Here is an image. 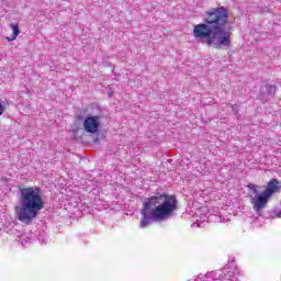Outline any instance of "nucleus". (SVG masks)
Wrapping results in <instances>:
<instances>
[{
    "label": "nucleus",
    "instance_id": "f257e3e1",
    "mask_svg": "<svg viewBox=\"0 0 281 281\" xmlns=\"http://www.w3.org/2000/svg\"><path fill=\"white\" fill-rule=\"evenodd\" d=\"M229 13L224 7L211 9L203 16L204 23L193 26L195 41H205L214 49L232 47V32L227 27Z\"/></svg>",
    "mask_w": 281,
    "mask_h": 281
},
{
    "label": "nucleus",
    "instance_id": "f03ea898",
    "mask_svg": "<svg viewBox=\"0 0 281 281\" xmlns=\"http://www.w3.org/2000/svg\"><path fill=\"white\" fill-rule=\"evenodd\" d=\"M177 210V198L175 195H155L146 199L140 211L142 229H146L151 223L168 221Z\"/></svg>",
    "mask_w": 281,
    "mask_h": 281
},
{
    "label": "nucleus",
    "instance_id": "7ed1b4c3",
    "mask_svg": "<svg viewBox=\"0 0 281 281\" xmlns=\"http://www.w3.org/2000/svg\"><path fill=\"white\" fill-rule=\"evenodd\" d=\"M20 204L14 209L15 216L21 223H32L45 207L41 189L37 187L24 188L20 190Z\"/></svg>",
    "mask_w": 281,
    "mask_h": 281
},
{
    "label": "nucleus",
    "instance_id": "20e7f679",
    "mask_svg": "<svg viewBox=\"0 0 281 281\" xmlns=\"http://www.w3.org/2000/svg\"><path fill=\"white\" fill-rule=\"evenodd\" d=\"M238 278H240V270L236 263L229 262L222 270L199 274L195 281H238Z\"/></svg>",
    "mask_w": 281,
    "mask_h": 281
},
{
    "label": "nucleus",
    "instance_id": "39448f33",
    "mask_svg": "<svg viewBox=\"0 0 281 281\" xmlns=\"http://www.w3.org/2000/svg\"><path fill=\"white\" fill-rule=\"evenodd\" d=\"M249 190H251L252 194L250 195V203L257 214L263 209L267 207V203H269V199H271L267 193L263 191L261 193L258 192V186L250 183L248 184Z\"/></svg>",
    "mask_w": 281,
    "mask_h": 281
},
{
    "label": "nucleus",
    "instance_id": "423d86ee",
    "mask_svg": "<svg viewBox=\"0 0 281 281\" xmlns=\"http://www.w3.org/2000/svg\"><path fill=\"white\" fill-rule=\"evenodd\" d=\"M87 133H98L100 131V116H88L83 122Z\"/></svg>",
    "mask_w": 281,
    "mask_h": 281
},
{
    "label": "nucleus",
    "instance_id": "0eeeda50",
    "mask_svg": "<svg viewBox=\"0 0 281 281\" xmlns=\"http://www.w3.org/2000/svg\"><path fill=\"white\" fill-rule=\"evenodd\" d=\"M194 218L196 227H203L207 221V207L202 206L198 209Z\"/></svg>",
    "mask_w": 281,
    "mask_h": 281
},
{
    "label": "nucleus",
    "instance_id": "6e6552de",
    "mask_svg": "<svg viewBox=\"0 0 281 281\" xmlns=\"http://www.w3.org/2000/svg\"><path fill=\"white\" fill-rule=\"evenodd\" d=\"M263 192L271 199L278 192V181L276 179L270 180Z\"/></svg>",
    "mask_w": 281,
    "mask_h": 281
},
{
    "label": "nucleus",
    "instance_id": "1a4fd4ad",
    "mask_svg": "<svg viewBox=\"0 0 281 281\" xmlns=\"http://www.w3.org/2000/svg\"><path fill=\"white\" fill-rule=\"evenodd\" d=\"M10 27L13 33L11 37H7V41L9 43H12V41H16L19 34H21V30L19 29V24H14V23L10 24Z\"/></svg>",
    "mask_w": 281,
    "mask_h": 281
},
{
    "label": "nucleus",
    "instance_id": "9d476101",
    "mask_svg": "<svg viewBox=\"0 0 281 281\" xmlns=\"http://www.w3.org/2000/svg\"><path fill=\"white\" fill-rule=\"evenodd\" d=\"M18 241L22 245V247H27V244L30 243L23 237H20Z\"/></svg>",
    "mask_w": 281,
    "mask_h": 281
},
{
    "label": "nucleus",
    "instance_id": "9b49d317",
    "mask_svg": "<svg viewBox=\"0 0 281 281\" xmlns=\"http://www.w3.org/2000/svg\"><path fill=\"white\" fill-rule=\"evenodd\" d=\"M4 102H0V116L2 115V113H5V106H4Z\"/></svg>",
    "mask_w": 281,
    "mask_h": 281
},
{
    "label": "nucleus",
    "instance_id": "f8f14e48",
    "mask_svg": "<svg viewBox=\"0 0 281 281\" xmlns=\"http://www.w3.org/2000/svg\"><path fill=\"white\" fill-rule=\"evenodd\" d=\"M276 216H277V218H281V211L276 212Z\"/></svg>",
    "mask_w": 281,
    "mask_h": 281
},
{
    "label": "nucleus",
    "instance_id": "ddd939ff",
    "mask_svg": "<svg viewBox=\"0 0 281 281\" xmlns=\"http://www.w3.org/2000/svg\"><path fill=\"white\" fill-rule=\"evenodd\" d=\"M269 91H276V87L274 86H269Z\"/></svg>",
    "mask_w": 281,
    "mask_h": 281
},
{
    "label": "nucleus",
    "instance_id": "4468645a",
    "mask_svg": "<svg viewBox=\"0 0 281 281\" xmlns=\"http://www.w3.org/2000/svg\"><path fill=\"white\" fill-rule=\"evenodd\" d=\"M112 97H113V92H110V93H109V98H112Z\"/></svg>",
    "mask_w": 281,
    "mask_h": 281
}]
</instances>
